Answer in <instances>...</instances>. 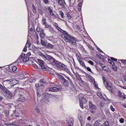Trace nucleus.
<instances>
[{
    "mask_svg": "<svg viewBox=\"0 0 126 126\" xmlns=\"http://www.w3.org/2000/svg\"><path fill=\"white\" fill-rule=\"evenodd\" d=\"M35 86L37 88H39V87H40L42 86L40 83H39L37 84H35Z\"/></svg>",
    "mask_w": 126,
    "mask_h": 126,
    "instance_id": "29",
    "label": "nucleus"
},
{
    "mask_svg": "<svg viewBox=\"0 0 126 126\" xmlns=\"http://www.w3.org/2000/svg\"><path fill=\"white\" fill-rule=\"evenodd\" d=\"M81 102L83 103H86L87 102L86 98L84 97L81 100Z\"/></svg>",
    "mask_w": 126,
    "mask_h": 126,
    "instance_id": "30",
    "label": "nucleus"
},
{
    "mask_svg": "<svg viewBox=\"0 0 126 126\" xmlns=\"http://www.w3.org/2000/svg\"><path fill=\"white\" fill-rule=\"evenodd\" d=\"M96 47L97 48V50L101 52H103L100 49V48H99V47H98L96 45H95Z\"/></svg>",
    "mask_w": 126,
    "mask_h": 126,
    "instance_id": "42",
    "label": "nucleus"
},
{
    "mask_svg": "<svg viewBox=\"0 0 126 126\" xmlns=\"http://www.w3.org/2000/svg\"><path fill=\"white\" fill-rule=\"evenodd\" d=\"M59 15L61 16V17L62 18L63 17V13L62 11H61L59 12Z\"/></svg>",
    "mask_w": 126,
    "mask_h": 126,
    "instance_id": "32",
    "label": "nucleus"
},
{
    "mask_svg": "<svg viewBox=\"0 0 126 126\" xmlns=\"http://www.w3.org/2000/svg\"><path fill=\"white\" fill-rule=\"evenodd\" d=\"M118 93V95L120 98H122L123 100H124L126 99V95L124 94L121 93L120 91L119 90Z\"/></svg>",
    "mask_w": 126,
    "mask_h": 126,
    "instance_id": "8",
    "label": "nucleus"
},
{
    "mask_svg": "<svg viewBox=\"0 0 126 126\" xmlns=\"http://www.w3.org/2000/svg\"><path fill=\"white\" fill-rule=\"evenodd\" d=\"M27 55L28 56H30V55H31V52H29L28 53H27Z\"/></svg>",
    "mask_w": 126,
    "mask_h": 126,
    "instance_id": "54",
    "label": "nucleus"
},
{
    "mask_svg": "<svg viewBox=\"0 0 126 126\" xmlns=\"http://www.w3.org/2000/svg\"><path fill=\"white\" fill-rule=\"evenodd\" d=\"M63 34L61 35V37L66 42H68L72 37L70 36L67 33L65 32L63 33Z\"/></svg>",
    "mask_w": 126,
    "mask_h": 126,
    "instance_id": "5",
    "label": "nucleus"
},
{
    "mask_svg": "<svg viewBox=\"0 0 126 126\" xmlns=\"http://www.w3.org/2000/svg\"><path fill=\"white\" fill-rule=\"evenodd\" d=\"M89 77H90L91 78H92V77L90 75H89Z\"/></svg>",
    "mask_w": 126,
    "mask_h": 126,
    "instance_id": "61",
    "label": "nucleus"
},
{
    "mask_svg": "<svg viewBox=\"0 0 126 126\" xmlns=\"http://www.w3.org/2000/svg\"><path fill=\"white\" fill-rule=\"evenodd\" d=\"M101 126H109V124L108 121H106Z\"/></svg>",
    "mask_w": 126,
    "mask_h": 126,
    "instance_id": "24",
    "label": "nucleus"
},
{
    "mask_svg": "<svg viewBox=\"0 0 126 126\" xmlns=\"http://www.w3.org/2000/svg\"><path fill=\"white\" fill-rule=\"evenodd\" d=\"M28 126H32L31 125H29Z\"/></svg>",
    "mask_w": 126,
    "mask_h": 126,
    "instance_id": "64",
    "label": "nucleus"
},
{
    "mask_svg": "<svg viewBox=\"0 0 126 126\" xmlns=\"http://www.w3.org/2000/svg\"><path fill=\"white\" fill-rule=\"evenodd\" d=\"M25 46L27 47L28 46V47H29L30 46V42L27 41Z\"/></svg>",
    "mask_w": 126,
    "mask_h": 126,
    "instance_id": "37",
    "label": "nucleus"
},
{
    "mask_svg": "<svg viewBox=\"0 0 126 126\" xmlns=\"http://www.w3.org/2000/svg\"><path fill=\"white\" fill-rule=\"evenodd\" d=\"M44 2L46 4H47L48 3V0H43Z\"/></svg>",
    "mask_w": 126,
    "mask_h": 126,
    "instance_id": "47",
    "label": "nucleus"
},
{
    "mask_svg": "<svg viewBox=\"0 0 126 126\" xmlns=\"http://www.w3.org/2000/svg\"><path fill=\"white\" fill-rule=\"evenodd\" d=\"M99 105L101 107H103L104 106V104L102 102L100 103L99 104Z\"/></svg>",
    "mask_w": 126,
    "mask_h": 126,
    "instance_id": "51",
    "label": "nucleus"
},
{
    "mask_svg": "<svg viewBox=\"0 0 126 126\" xmlns=\"http://www.w3.org/2000/svg\"><path fill=\"white\" fill-rule=\"evenodd\" d=\"M122 105L123 107L126 108V104H122Z\"/></svg>",
    "mask_w": 126,
    "mask_h": 126,
    "instance_id": "55",
    "label": "nucleus"
},
{
    "mask_svg": "<svg viewBox=\"0 0 126 126\" xmlns=\"http://www.w3.org/2000/svg\"><path fill=\"white\" fill-rule=\"evenodd\" d=\"M37 61H38V63L41 66L42 69H45V67L44 66V62L39 59H38Z\"/></svg>",
    "mask_w": 126,
    "mask_h": 126,
    "instance_id": "7",
    "label": "nucleus"
},
{
    "mask_svg": "<svg viewBox=\"0 0 126 126\" xmlns=\"http://www.w3.org/2000/svg\"><path fill=\"white\" fill-rule=\"evenodd\" d=\"M76 38L74 37H72L71 39L70 40V41L68 42H69L71 44L74 45L76 43Z\"/></svg>",
    "mask_w": 126,
    "mask_h": 126,
    "instance_id": "11",
    "label": "nucleus"
},
{
    "mask_svg": "<svg viewBox=\"0 0 126 126\" xmlns=\"http://www.w3.org/2000/svg\"><path fill=\"white\" fill-rule=\"evenodd\" d=\"M79 61L80 64L83 67H84L85 68H86V66L85 64L82 61L80 60H79Z\"/></svg>",
    "mask_w": 126,
    "mask_h": 126,
    "instance_id": "21",
    "label": "nucleus"
},
{
    "mask_svg": "<svg viewBox=\"0 0 126 126\" xmlns=\"http://www.w3.org/2000/svg\"><path fill=\"white\" fill-rule=\"evenodd\" d=\"M43 30L40 28L39 27H38L36 29V31L37 32H41V30Z\"/></svg>",
    "mask_w": 126,
    "mask_h": 126,
    "instance_id": "33",
    "label": "nucleus"
},
{
    "mask_svg": "<svg viewBox=\"0 0 126 126\" xmlns=\"http://www.w3.org/2000/svg\"><path fill=\"white\" fill-rule=\"evenodd\" d=\"M40 83L42 86H43V87H44V85L46 83V81L44 79H42L40 81Z\"/></svg>",
    "mask_w": 126,
    "mask_h": 126,
    "instance_id": "15",
    "label": "nucleus"
},
{
    "mask_svg": "<svg viewBox=\"0 0 126 126\" xmlns=\"http://www.w3.org/2000/svg\"><path fill=\"white\" fill-rule=\"evenodd\" d=\"M32 65L33 67L35 68L36 69H37L38 68V67L37 65L35 64H33Z\"/></svg>",
    "mask_w": 126,
    "mask_h": 126,
    "instance_id": "40",
    "label": "nucleus"
},
{
    "mask_svg": "<svg viewBox=\"0 0 126 126\" xmlns=\"http://www.w3.org/2000/svg\"><path fill=\"white\" fill-rule=\"evenodd\" d=\"M48 10L49 11V14L51 17L54 18L55 17L56 15H55L53 13V11H52V9H51L50 7H49L48 8Z\"/></svg>",
    "mask_w": 126,
    "mask_h": 126,
    "instance_id": "10",
    "label": "nucleus"
},
{
    "mask_svg": "<svg viewBox=\"0 0 126 126\" xmlns=\"http://www.w3.org/2000/svg\"><path fill=\"white\" fill-rule=\"evenodd\" d=\"M106 88L110 93H113V88L112 87V84L106 82V84L105 85Z\"/></svg>",
    "mask_w": 126,
    "mask_h": 126,
    "instance_id": "6",
    "label": "nucleus"
},
{
    "mask_svg": "<svg viewBox=\"0 0 126 126\" xmlns=\"http://www.w3.org/2000/svg\"><path fill=\"white\" fill-rule=\"evenodd\" d=\"M29 82H30L31 83H32L33 82V81L31 79H29Z\"/></svg>",
    "mask_w": 126,
    "mask_h": 126,
    "instance_id": "48",
    "label": "nucleus"
},
{
    "mask_svg": "<svg viewBox=\"0 0 126 126\" xmlns=\"http://www.w3.org/2000/svg\"><path fill=\"white\" fill-rule=\"evenodd\" d=\"M61 89V88H57L55 87H53L49 89V91L52 92H56L57 90H60Z\"/></svg>",
    "mask_w": 126,
    "mask_h": 126,
    "instance_id": "12",
    "label": "nucleus"
},
{
    "mask_svg": "<svg viewBox=\"0 0 126 126\" xmlns=\"http://www.w3.org/2000/svg\"><path fill=\"white\" fill-rule=\"evenodd\" d=\"M110 108L111 110L112 111H114L115 110L113 108L112 106V105H111L110 106Z\"/></svg>",
    "mask_w": 126,
    "mask_h": 126,
    "instance_id": "43",
    "label": "nucleus"
},
{
    "mask_svg": "<svg viewBox=\"0 0 126 126\" xmlns=\"http://www.w3.org/2000/svg\"><path fill=\"white\" fill-rule=\"evenodd\" d=\"M29 60V58L28 57H25L23 60V62L24 63L26 62Z\"/></svg>",
    "mask_w": 126,
    "mask_h": 126,
    "instance_id": "26",
    "label": "nucleus"
},
{
    "mask_svg": "<svg viewBox=\"0 0 126 126\" xmlns=\"http://www.w3.org/2000/svg\"><path fill=\"white\" fill-rule=\"evenodd\" d=\"M120 122L121 123H123L124 122V119L123 118H121L120 119Z\"/></svg>",
    "mask_w": 126,
    "mask_h": 126,
    "instance_id": "45",
    "label": "nucleus"
},
{
    "mask_svg": "<svg viewBox=\"0 0 126 126\" xmlns=\"http://www.w3.org/2000/svg\"><path fill=\"white\" fill-rule=\"evenodd\" d=\"M86 68L87 69V70L88 71L90 72H91V73H92V72L91 71V69L90 67H86Z\"/></svg>",
    "mask_w": 126,
    "mask_h": 126,
    "instance_id": "38",
    "label": "nucleus"
},
{
    "mask_svg": "<svg viewBox=\"0 0 126 126\" xmlns=\"http://www.w3.org/2000/svg\"><path fill=\"white\" fill-rule=\"evenodd\" d=\"M41 56L45 61L47 60L50 63L53 65L58 66L62 70H65L66 68V66L59 61L56 60L51 56L48 55L46 56L42 53H41Z\"/></svg>",
    "mask_w": 126,
    "mask_h": 126,
    "instance_id": "1",
    "label": "nucleus"
},
{
    "mask_svg": "<svg viewBox=\"0 0 126 126\" xmlns=\"http://www.w3.org/2000/svg\"><path fill=\"white\" fill-rule=\"evenodd\" d=\"M7 82L8 84L7 86L8 88L13 87L14 86L19 83V81L16 79H7L4 81V82Z\"/></svg>",
    "mask_w": 126,
    "mask_h": 126,
    "instance_id": "3",
    "label": "nucleus"
},
{
    "mask_svg": "<svg viewBox=\"0 0 126 126\" xmlns=\"http://www.w3.org/2000/svg\"><path fill=\"white\" fill-rule=\"evenodd\" d=\"M25 54L23 53L22 54H21L20 55V56L18 58L17 60L16 61V62H15V63H16V62H17V61L19 60L20 59H21L22 58H23L25 56Z\"/></svg>",
    "mask_w": 126,
    "mask_h": 126,
    "instance_id": "22",
    "label": "nucleus"
},
{
    "mask_svg": "<svg viewBox=\"0 0 126 126\" xmlns=\"http://www.w3.org/2000/svg\"><path fill=\"white\" fill-rule=\"evenodd\" d=\"M54 46L52 45L50 43H47L46 47L47 48H53Z\"/></svg>",
    "mask_w": 126,
    "mask_h": 126,
    "instance_id": "16",
    "label": "nucleus"
},
{
    "mask_svg": "<svg viewBox=\"0 0 126 126\" xmlns=\"http://www.w3.org/2000/svg\"><path fill=\"white\" fill-rule=\"evenodd\" d=\"M27 46H25L24 48L23 51H24V52L26 51L27 50Z\"/></svg>",
    "mask_w": 126,
    "mask_h": 126,
    "instance_id": "46",
    "label": "nucleus"
},
{
    "mask_svg": "<svg viewBox=\"0 0 126 126\" xmlns=\"http://www.w3.org/2000/svg\"><path fill=\"white\" fill-rule=\"evenodd\" d=\"M41 43L42 46H46L47 43H46L44 41L41 40Z\"/></svg>",
    "mask_w": 126,
    "mask_h": 126,
    "instance_id": "25",
    "label": "nucleus"
},
{
    "mask_svg": "<svg viewBox=\"0 0 126 126\" xmlns=\"http://www.w3.org/2000/svg\"><path fill=\"white\" fill-rule=\"evenodd\" d=\"M88 47L89 48H90L91 49H92V47L91 46H89Z\"/></svg>",
    "mask_w": 126,
    "mask_h": 126,
    "instance_id": "58",
    "label": "nucleus"
},
{
    "mask_svg": "<svg viewBox=\"0 0 126 126\" xmlns=\"http://www.w3.org/2000/svg\"><path fill=\"white\" fill-rule=\"evenodd\" d=\"M109 62L110 63L112 64V63H113V61H112L111 60H108Z\"/></svg>",
    "mask_w": 126,
    "mask_h": 126,
    "instance_id": "53",
    "label": "nucleus"
},
{
    "mask_svg": "<svg viewBox=\"0 0 126 126\" xmlns=\"http://www.w3.org/2000/svg\"><path fill=\"white\" fill-rule=\"evenodd\" d=\"M81 101H79V105L80 107L82 108H83V103H82Z\"/></svg>",
    "mask_w": 126,
    "mask_h": 126,
    "instance_id": "35",
    "label": "nucleus"
},
{
    "mask_svg": "<svg viewBox=\"0 0 126 126\" xmlns=\"http://www.w3.org/2000/svg\"><path fill=\"white\" fill-rule=\"evenodd\" d=\"M32 7L33 11L34 13H35L36 12V8L33 4L32 5Z\"/></svg>",
    "mask_w": 126,
    "mask_h": 126,
    "instance_id": "28",
    "label": "nucleus"
},
{
    "mask_svg": "<svg viewBox=\"0 0 126 126\" xmlns=\"http://www.w3.org/2000/svg\"><path fill=\"white\" fill-rule=\"evenodd\" d=\"M3 99V98L1 96H0V100H1Z\"/></svg>",
    "mask_w": 126,
    "mask_h": 126,
    "instance_id": "57",
    "label": "nucleus"
},
{
    "mask_svg": "<svg viewBox=\"0 0 126 126\" xmlns=\"http://www.w3.org/2000/svg\"><path fill=\"white\" fill-rule=\"evenodd\" d=\"M103 80L104 84L105 85V84H106V81H105L106 79L104 77H103Z\"/></svg>",
    "mask_w": 126,
    "mask_h": 126,
    "instance_id": "39",
    "label": "nucleus"
},
{
    "mask_svg": "<svg viewBox=\"0 0 126 126\" xmlns=\"http://www.w3.org/2000/svg\"><path fill=\"white\" fill-rule=\"evenodd\" d=\"M122 62H123L124 63H126V61L124 60H120Z\"/></svg>",
    "mask_w": 126,
    "mask_h": 126,
    "instance_id": "52",
    "label": "nucleus"
},
{
    "mask_svg": "<svg viewBox=\"0 0 126 126\" xmlns=\"http://www.w3.org/2000/svg\"><path fill=\"white\" fill-rule=\"evenodd\" d=\"M32 28H31L30 29V31H32Z\"/></svg>",
    "mask_w": 126,
    "mask_h": 126,
    "instance_id": "60",
    "label": "nucleus"
},
{
    "mask_svg": "<svg viewBox=\"0 0 126 126\" xmlns=\"http://www.w3.org/2000/svg\"><path fill=\"white\" fill-rule=\"evenodd\" d=\"M88 62L89 63L92 65H93L94 64V63L91 61H89Z\"/></svg>",
    "mask_w": 126,
    "mask_h": 126,
    "instance_id": "44",
    "label": "nucleus"
},
{
    "mask_svg": "<svg viewBox=\"0 0 126 126\" xmlns=\"http://www.w3.org/2000/svg\"><path fill=\"white\" fill-rule=\"evenodd\" d=\"M123 79L124 80V82L126 84V76L124 77Z\"/></svg>",
    "mask_w": 126,
    "mask_h": 126,
    "instance_id": "50",
    "label": "nucleus"
},
{
    "mask_svg": "<svg viewBox=\"0 0 126 126\" xmlns=\"http://www.w3.org/2000/svg\"><path fill=\"white\" fill-rule=\"evenodd\" d=\"M56 75L58 77L59 79L62 84L66 87H68L69 83L68 81L66 80L62 75L58 73Z\"/></svg>",
    "mask_w": 126,
    "mask_h": 126,
    "instance_id": "4",
    "label": "nucleus"
},
{
    "mask_svg": "<svg viewBox=\"0 0 126 126\" xmlns=\"http://www.w3.org/2000/svg\"><path fill=\"white\" fill-rule=\"evenodd\" d=\"M58 3L59 5L63 7L64 6V4L62 0H58Z\"/></svg>",
    "mask_w": 126,
    "mask_h": 126,
    "instance_id": "20",
    "label": "nucleus"
},
{
    "mask_svg": "<svg viewBox=\"0 0 126 126\" xmlns=\"http://www.w3.org/2000/svg\"><path fill=\"white\" fill-rule=\"evenodd\" d=\"M19 101H23V100H24L25 99V97L23 95H21L19 97Z\"/></svg>",
    "mask_w": 126,
    "mask_h": 126,
    "instance_id": "17",
    "label": "nucleus"
},
{
    "mask_svg": "<svg viewBox=\"0 0 126 126\" xmlns=\"http://www.w3.org/2000/svg\"><path fill=\"white\" fill-rule=\"evenodd\" d=\"M46 19L45 18H43L42 22L43 23V24L46 25L47 24Z\"/></svg>",
    "mask_w": 126,
    "mask_h": 126,
    "instance_id": "27",
    "label": "nucleus"
},
{
    "mask_svg": "<svg viewBox=\"0 0 126 126\" xmlns=\"http://www.w3.org/2000/svg\"><path fill=\"white\" fill-rule=\"evenodd\" d=\"M65 77L69 81L70 83H72V81L69 78L66 76V75H65Z\"/></svg>",
    "mask_w": 126,
    "mask_h": 126,
    "instance_id": "36",
    "label": "nucleus"
},
{
    "mask_svg": "<svg viewBox=\"0 0 126 126\" xmlns=\"http://www.w3.org/2000/svg\"><path fill=\"white\" fill-rule=\"evenodd\" d=\"M40 36L42 38H44L45 36V34L43 32V30H42L41 32L40 33Z\"/></svg>",
    "mask_w": 126,
    "mask_h": 126,
    "instance_id": "23",
    "label": "nucleus"
},
{
    "mask_svg": "<svg viewBox=\"0 0 126 126\" xmlns=\"http://www.w3.org/2000/svg\"><path fill=\"white\" fill-rule=\"evenodd\" d=\"M49 29V31L52 33H54L56 32V31L51 27H50Z\"/></svg>",
    "mask_w": 126,
    "mask_h": 126,
    "instance_id": "19",
    "label": "nucleus"
},
{
    "mask_svg": "<svg viewBox=\"0 0 126 126\" xmlns=\"http://www.w3.org/2000/svg\"><path fill=\"white\" fill-rule=\"evenodd\" d=\"M17 67L15 66H12V70L13 71H16L17 69Z\"/></svg>",
    "mask_w": 126,
    "mask_h": 126,
    "instance_id": "34",
    "label": "nucleus"
},
{
    "mask_svg": "<svg viewBox=\"0 0 126 126\" xmlns=\"http://www.w3.org/2000/svg\"><path fill=\"white\" fill-rule=\"evenodd\" d=\"M86 126H91L89 124H87L86 125Z\"/></svg>",
    "mask_w": 126,
    "mask_h": 126,
    "instance_id": "59",
    "label": "nucleus"
},
{
    "mask_svg": "<svg viewBox=\"0 0 126 126\" xmlns=\"http://www.w3.org/2000/svg\"><path fill=\"white\" fill-rule=\"evenodd\" d=\"M74 119L72 118H71L68 122V126H73L74 123Z\"/></svg>",
    "mask_w": 126,
    "mask_h": 126,
    "instance_id": "14",
    "label": "nucleus"
},
{
    "mask_svg": "<svg viewBox=\"0 0 126 126\" xmlns=\"http://www.w3.org/2000/svg\"><path fill=\"white\" fill-rule=\"evenodd\" d=\"M111 59L112 60H113V61H116L117 60V59L114 58L113 57H111Z\"/></svg>",
    "mask_w": 126,
    "mask_h": 126,
    "instance_id": "49",
    "label": "nucleus"
},
{
    "mask_svg": "<svg viewBox=\"0 0 126 126\" xmlns=\"http://www.w3.org/2000/svg\"><path fill=\"white\" fill-rule=\"evenodd\" d=\"M52 96H53V97H55V96L54 95H52Z\"/></svg>",
    "mask_w": 126,
    "mask_h": 126,
    "instance_id": "62",
    "label": "nucleus"
},
{
    "mask_svg": "<svg viewBox=\"0 0 126 126\" xmlns=\"http://www.w3.org/2000/svg\"><path fill=\"white\" fill-rule=\"evenodd\" d=\"M92 102H90L89 103V108L90 109H95L96 108V106L93 105L92 103Z\"/></svg>",
    "mask_w": 126,
    "mask_h": 126,
    "instance_id": "13",
    "label": "nucleus"
},
{
    "mask_svg": "<svg viewBox=\"0 0 126 126\" xmlns=\"http://www.w3.org/2000/svg\"><path fill=\"white\" fill-rule=\"evenodd\" d=\"M45 27L46 28H48L49 29L50 27H51V25H47H47L46 24Z\"/></svg>",
    "mask_w": 126,
    "mask_h": 126,
    "instance_id": "41",
    "label": "nucleus"
},
{
    "mask_svg": "<svg viewBox=\"0 0 126 126\" xmlns=\"http://www.w3.org/2000/svg\"><path fill=\"white\" fill-rule=\"evenodd\" d=\"M0 91L5 97L9 99L12 98L13 95L12 93L1 84H0Z\"/></svg>",
    "mask_w": 126,
    "mask_h": 126,
    "instance_id": "2",
    "label": "nucleus"
},
{
    "mask_svg": "<svg viewBox=\"0 0 126 126\" xmlns=\"http://www.w3.org/2000/svg\"><path fill=\"white\" fill-rule=\"evenodd\" d=\"M53 25L56 27V28L59 31L63 33L65 32V31L62 29L60 28L59 27L57 23L54 22L53 24Z\"/></svg>",
    "mask_w": 126,
    "mask_h": 126,
    "instance_id": "9",
    "label": "nucleus"
},
{
    "mask_svg": "<svg viewBox=\"0 0 126 126\" xmlns=\"http://www.w3.org/2000/svg\"><path fill=\"white\" fill-rule=\"evenodd\" d=\"M99 121H96L95 123L94 124V125L95 126H99Z\"/></svg>",
    "mask_w": 126,
    "mask_h": 126,
    "instance_id": "31",
    "label": "nucleus"
},
{
    "mask_svg": "<svg viewBox=\"0 0 126 126\" xmlns=\"http://www.w3.org/2000/svg\"><path fill=\"white\" fill-rule=\"evenodd\" d=\"M79 101L81 102V100L84 98L83 95L81 93L79 94L78 96Z\"/></svg>",
    "mask_w": 126,
    "mask_h": 126,
    "instance_id": "18",
    "label": "nucleus"
},
{
    "mask_svg": "<svg viewBox=\"0 0 126 126\" xmlns=\"http://www.w3.org/2000/svg\"><path fill=\"white\" fill-rule=\"evenodd\" d=\"M37 126H40V125H37Z\"/></svg>",
    "mask_w": 126,
    "mask_h": 126,
    "instance_id": "63",
    "label": "nucleus"
},
{
    "mask_svg": "<svg viewBox=\"0 0 126 126\" xmlns=\"http://www.w3.org/2000/svg\"><path fill=\"white\" fill-rule=\"evenodd\" d=\"M87 120L89 121H90L91 120V117L90 116L88 117L87 118Z\"/></svg>",
    "mask_w": 126,
    "mask_h": 126,
    "instance_id": "56",
    "label": "nucleus"
}]
</instances>
